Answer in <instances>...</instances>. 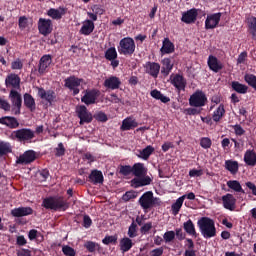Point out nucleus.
Wrapping results in <instances>:
<instances>
[{"mask_svg": "<svg viewBox=\"0 0 256 256\" xmlns=\"http://www.w3.org/2000/svg\"><path fill=\"white\" fill-rule=\"evenodd\" d=\"M147 167L144 163L137 162L132 166V175L134 178L130 181L131 187L139 189V187H147L151 185L153 179L147 175Z\"/></svg>", "mask_w": 256, "mask_h": 256, "instance_id": "f257e3e1", "label": "nucleus"}, {"mask_svg": "<svg viewBox=\"0 0 256 256\" xmlns=\"http://www.w3.org/2000/svg\"><path fill=\"white\" fill-rule=\"evenodd\" d=\"M42 207H44V209H49L50 211H67V209H69V202L65 200V197L55 195L44 198Z\"/></svg>", "mask_w": 256, "mask_h": 256, "instance_id": "f03ea898", "label": "nucleus"}, {"mask_svg": "<svg viewBox=\"0 0 256 256\" xmlns=\"http://www.w3.org/2000/svg\"><path fill=\"white\" fill-rule=\"evenodd\" d=\"M197 226L204 239H213V237H217V228L215 227L214 219L202 217L197 221Z\"/></svg>", "mask_w": 256, "mask_h": 256, "instance_id": "7ed1b4c3", "label": "nucleus"}, {"mask_svg": "<svg viewBox=\"0 0 256 256\" xmlns=\"http://www.w3.org/2000/svg\"><path fill=\"white\" fill-rule=\"evenodd\" d=\"M135 40L131 37H124L120 40L118 45V53L124 57H133L135 54Z\"/></svg>", "mask_w": 256, "mask_h": 256, "instance_id": "20e7f679", "label": "nucleus"}, {"mask_svg": "<svg viewBox=\"0 0 256 256\" xmlns=\"http://www.w3.org/2000/svg\"><path fill=\"white\" fill-rule=\"evenodd\" d=\"M11 139L19 143H31L35 139V131L31 128H22L12 132Z\"/></svg>", "mask_w": 256, "mask_h": 256, "instance_id": "39448f33", "label": "nucleus"}, {"mask_svg": "<svg viewBox=\"0 0 256 256\" xmlns=\"http://www.w3.org/2000/svg\"><path fill=\"white\" fill-rule=\"evenodd\" d=\"M138 203L144 211H149V209H153L156 205H161V201L153 195V191L145 192L139 198Z\"/></svg>", "mask_w": 256, "mask_h": 256, "instance_id": "423d86ee", "label": "nucleus"}, {"mask_svg": "<svg viewBox=\"0 0 256 256\" xmlns=\"http://www.w3.org/2000/svg\"><path fill=\"white\" fill-rule=\"evenodd\" d=\"M81 83H83L82 78H77L75 75H72L64 80V87H66V89H69V91H72L73 96L75 97V95H79L81 91L79 89V87H81Z\"/></svg>", "mask_w": 256, "mask_h": 256, "instance_id": "0eeeda50", "label": "nucleus"}, {"mask_svg": "<svg viewBox=\"0 0 256 256\" xmlns=\"http://www.w3.org/2000/svg\"><path fill=\"white\" fill-rule=\"evenodd\" d=\"M99 97H101V91H99V89H87L84 91V96L81 97V102L87 106L95 105Z\"/></svg>", "mask_w": 256, "mask_h": 256, "instance_id": "6e6552de", "label": "nucleus"}, {"mask_svg": "<svg viewBox=\"0 0 256 256\" xmlns=\"http://www.w3.org/2000/svg\"><path fill=\"white\" fill-rule=\"evenodd\" d=\"M200 14L205 17V12L201 9L192 8L182 14L181 21L186 23V25H191V23H195L197 21V17H199Z\"/></svg>", "mask_w": 256, "mask_h": 256, "instance_id": "1a4fd4ad", "label": "nucleus"}, {"mask_svg": "<svg viewBox=\"0 0 256 256\" xmlns=\"http://www.w3.org/2000/svg\"><path fill=\"white\" fill-rule=\"evenodd\" d=\"M76 113L78 115V118L80 119V125H85V123H91L93 121V114L89 112L87 106L85 105H80L76 107Z\"/></svg>", "mask_w": 256, "mask_h": 256, "instance_id": "9d476101", "label": "nucleus"}, {"mask_svg": "<svg viewBox=\"0 0 256 256\" xmlns=\"http://www.w3.org/2000/svg\"><path fill=\"white\" fill-rule=\"evenodd\" d=\"M205 103H207V96L203 91H196L189 98V105L191 107H205Z\"/></svg>", "mask_w": 256, "mask_h": 256, "instance_id": "9b49d317", "label": "nucleus"}, {"mask_svg": "<svg viewBox=\"0 0 256 256\" xmlns=\"http://www.w3.org/2000/svg\"><path fill=\"white\" fill-rule=\"evenodd\" d=\"M9 99L15 109L14 115H21V107L23 105L21 94L12 89L9 93Z\"/></svg>", "mask_w": 256, "mask_h": 256, "instance_id": "f8f14e48", "label": "nucleus"}, {"mask_svg": "<svg viewBox=\"0 0 256 256\" xmlns=\"http://www.w3.org/2000/svg\"><path fill=\"white\" fill-rule=\"evenodd\" d=\"M38 31L40 35H44V37L50 35V33L53 32V22L51 19L40 18L38 20Z\"/></svg>", "mask_w": 256, "mask_h": 256, "instance_id": "ddd939ff", "label": "nucleus"}, {"mask_svg": "<svg viewBox=\"0 0 256 256\" xmlns=\"http://www.w3.org/2000/svg\"><path fill=\"white\" fill-rule=\"evenodd\" d=\"M143 67L145 73H147V75H150V77H153V79H157V77H159V73L161 71L160 63L148 61L143 65Z\"/></svg>", "mask_w": 256, "mask_h": 256, "instance_id": "4468645a", "label": "nucleus"}, {"mask_svg": "<svg viewBox=\"0 0 256 256\" xmlns=\"http://www.w3.org/2000/svg\"><path fill=\"white\" fill-rule=\"evenodd\" d=\"M35 159H37V152L34 150H27L17 158L16 163L17 165H29L30 163H33Z\"/></svg>", "mask_w": 256, "mask_h": 256, "instance_id": "2eb2a0df", "label": "nucleus"}, {"mask_svg": "<svg viewBox=\"0 0 256 256\" xmlns=\"http://www.w3.org/2000/svg\"><path fill=\"white\" fill-rule=\"evenodd\" d=\"M38 97L43 101H47L49 105H53L54 101L57 99V94L53 90H45L43 87H37Z\"/></svg>", "mask_w": 256, "mask_h": 256, "instance_id": "dca6fc26", "label": "nucleus"}, {"mask_svg": "<svg viewBox=\"0 0 256 256\" xmlns=\"http://www.w3.org/2000/svg\"><path fill=\"white\" fill-rule=\"evenodd\" d=\"M51 63H53V56L50 54L43 55L38 64V73L40 75H44V73H47V69L51 66Z\"/></svg>", "mask_w": 256, "mask_h": 256, "instance_id": "f3484780", "label": "nucleus"}, {"mask_svg": "<svg viewBox=\"0 0 256 256\" xmlns=\"http://www.w3.org/2000/svg\"><path fill=\"white\" fill-rule=\"evenodd\" d=\"M170 79L171 85L177 89L178 93L185 91V88L187 87V80H185V77L180 74H176L174 77L171 75Z\"/></svg>", "mask_w": 256, "mask_h": 256, "instance_id": "a211bd4d", "label": "nucleus"}, {"mask_svg": "<svg viewBox=\"0 0 256 256\" xmlns=\"http://www.w3.org/2000/svg\"><path fill=\"white\" fill-rule=\"evenodd\" d=\"M221 21V12L210 14L205 20V29H215Z\"/></svg>", "mask_w": 256, "mask_h": 256, "instance_id": "6ab92c4d", "label": "nucleus"}, {"mask_svg": "<svg viewBox=\"0 0 256 256\" xmlns=\"http://www.w3.org/2000/svg\"><path fill=\"white\" fill-rule=\"evenodd\" d=\"M222 203L224 209H228V211H235V208L237 207V199L233 194H226L222 196Z\"/></svg>", "mask_w": 256, "mask_h": 256, "instance_id": "aec40b11", "label": "nucleus"}, {"mask_svg": "<svg viewBox=\"0 0 256 256\" xmlns=\"http://www.w3.org/2000/svg\"><path fill=\"white\" fill-rule=\"evenodd\" d=\"M207 65L210 69V71H213L214 73H219L223 69V62L217 59L213 55H209L207 60Z\"/></svg>", "mask_w": 256, "mask_h": 256, "instance_id": "412c9836", "label": "nucleus"}, {"mask_svg": "<svg viewBox=\"0 0 256 256\" xmlns=\"http://www.w3.org/2000/svg\"><path fill=\"white\" fill-rule=\"evenodd\" d=\"M89 183H92V185H103V182L105 181V177H103V172L100 170H92L91 173L88 176Z\"/></svg>", "mask_w": 256, "mask_h": 256, "instance_id": "4be33fe9", "label": "nucleus"}, {"mask_svg": "<svg viewBox=\"0 0 256 256\" xmlns=\"http://www.w3.org/2000/svg\"><path fill=\"white\" fill-rule=\"evenodd\" d=\"M6 87H12L13 89H19L21 87V77L15 73L9 74L5 79Z\"/></svg>", "mask_w": 256, "mask_h": 256, "instance_id": "5701e85b", "label": "nucleus"}, {"mask_svg": "<svg viewBox=\"0 0 256 256\" xmlns=\"http://www.w3.org/2000/svg\"><path fill=\"white\" fill-rule=\"evenodd\" d=\"M104 87L115 91V89H119V87H121V79L117 76H110L104 81Z\"/></svg>", "mask_w": 256, "mask_h": 256, "instance_id": "b1692460", "label": "nucleus"}, {"mask_svg": "<svg viewBox=\"0 0 256 256\" xmlns=\"http://www.w3.org/2000/svg\"><path fill=\"white\" fill-rule=\"evenodd\" d=\"M67 13V8L60 6L58 9L50 8L47 12L48 17L59 21V19H63V15Z\"/></svg>", "mask_w": 256, "mask_h": 256, "instance_id": "393cba45", "label": "nucleus"}, {"mask_svg": "<svg viewBox=\"0 0 256 256\" xmlns=\"http://www.w3.org/2000/svg\"><path fill=\"white\" fill-rule=\"evenodd\" d=\"M27 215H33V208L19 207L11 210L12 217H27Z\"/></svg>", "mask_w": 256, "mask_h": 256, "instance_id": "a878e982", "label": "nucleus"}, {"mask_svg": "<svg viewBox=\"0 0 256 256\" xmlns=\"http://www.w3.org/2000/svg\"><path fill=\"white\" fill-rule=\"evenodd\" d=\"M0 125H6L9 129H17L19 127V121L13 116H4L0 118Z\"/></svg>", "mask_w": 256, "mask_h": 256, "instance_id": "bb28decb", "label": "nucleus"}, {"mask_svg": "<svg viewBox=\"0 0 256 256\" xmlns=\"http://www.w3.org/2000/svg\"><path fill=\"white\" fill-rule=\"evenodd\" d=\"M244 163L248 166V167H255L256 165V152L255 150H251L248 149L246 150V152L244 153Z\"/></svg>", "mask_w": 256, "mask_h": 256, "instance_id": "cd10ccee", "label": "nucleus"}, {"mask_svg": "<svg viewBox=\"0 0 256 256\" xmlns=\"http://www.w3.org/2000/svg\"><path fill=\"white\" fill-rule=\"evenodd\" d=\"M134 245L135 244L133 243V240H131V238L129 237H124L120 239L119 247H120L121 253H127L131 251Z\"/></svg>", "mask_w": 256, "mask_h": 256, "instance_id": "c85d7f7f", "label": "nucleus"}, {"mask_svg": "<svg viewBox=\"0 0 256 256\" xmlns=\"http://www.w3.org/2000/svg\"><path fill=\"white\" fill-rule=\"evenodd\" d=\"M160 51L164 55L175 53V44H173V42H171L169 38H164L162 42V48L160 49Z\"/></svg>", "mask_w": 256, "mask_h": 256, "instance_id": "c756f323", "label": "nucleus"}, {"mask_svg": "<svg viewBox=\"0 0 256 256\" xmlns=\"http://www.w3.org/2000/svg\"><path fill=\"white\" fill-rule=\"evenodd\" d=\"M135 127H139V123L131 117H128L122 121V125L120 127L121 131H131V129H135Z\"/></svg>", "mask_w": 256, "mask_h": 256, "instance_id": "7c9ffc66", "label": "nucleus"}, {"mask_svg": "<svg viewBox=\"0 0 256 256\" xmlns=\"http://www.w3.org/2000/svg\"><path fill=\"white\" fill-rule=\"evenodd\" d=\"M95 31V23H93V20H86L81 29H80V35H91Z\"/></svg>", "mask_w": 256, "mask_h": 256, "instance_id": "2f4dec72", "label": "nucleus"}, {"mask_svg": "<svg viewBox=\"0 0 256 256\" xmlns=\"http://www.w3.org/2000/svg\"><path fill=\"white\" fill-rule=\"evenodd\" d=\"M231 88L233 89V91H235L236 93H239L240 95H245V93L249 91V86L242 84L239 81H232Z\"/></svg>", "mask_w": 256, "mask_h": 256, "instance_id": "473e14b6", "label": "nucleus"}, {"mask_svg": "<svg viewBox=\"0 0 256 256\" xmlns=\"http://www.w3.org/2000/svg\"><path fill=\"white\" fill-rule=\"evenodd\" d=\"M155 153V148L151 145L146 146L144 149L139 150L138 157L139 159H143L144 161H147L151 155Z\"/></svg>", "mask_w": 256, "mask_h": 256, "instance_id": "72a5a7b5", "label": "nucleus"}, {"mask_svg": "<svg viewBox=\"0 0 256 256\" xmlns=\"http://www.w3.org/2000/svg\"><path fill=\"white\" fill-rule=\"evenodd\" d=\"M173 71V63L171 62L170 58H164L162 60V68L161 73L164 75V77H167L169 73Z\"/></svg>", "mask_w": 256, "mask_h": 256, "instance_id": "f704fd0d", "label": "nucleus"}, {"mask_svg": "<svg viewBox=\"0 0 256 256\" xmlns=\"http://www.w3.org/2000/svg\"><path fill=\"white\" fill-rule=\"evenodd\" d=\"M24 105L29 111L33 113L36 109L35 98L29 93L24 94Z\"/></svg>", "mask_w": 256, "mask_h": 256, "instance_id": "c9c22d12", "label": "nucleus"}, {"mask_svg": "<svg viewBox=\"0 0 256 256\" xmlns=\"http://www.w3.org/2000/svg\"><path fill=\"white\" fill-rule=\"evenodd\" d=\"M187 199V195H182L179 197L175 203L172 204L171 209L173 215H179V211H181V207H183V202Z\"/></svg>", "mask_w": 256, "mask_h": 256, "instance_id": "e433bc0d", "label": "nucleus"}, {"mask_svg": "<svg viewBox=\"0 0 256 256\" xmlns=\"http://www.w3.org/2000/svg\"><path fill=\"white\" fill-rule=\"evenodd\" d=\"M227 187H229V189H232V191H235V193H243V195H245V193H247L241 186V183L237 180L228 181Z\"/></svg>", "mask_w": 256, "mask_h": 256, "instance_id": "4c0bfd02", "label": "nucleus"}, {"mask_svg": "<svg viewBox=\"0 0 256 256\" xmlns=\"http://www.w3.org/2000/svg\"><path fill=\"white\" fill-rule=\"evenodd\" d=\"M183 229L186 231L188 235H192L193 237H197V231L195 230V224H193V220L189 219L188 221L183 223Z\"/></svg>", "mask_w": 256, "mask_h": 256, "instance_id": "58836bf2", "label": "nucleus"}, {"mask_svg": "<svg viewBox=\"0 0 256 256\" xmlns=\"http://www.w3.org/2000/svg\"><path fill=\"white\" fill-rule=\"evenodd\" d=\"M9 153H13L11 143L0 140V157H5V155H9Z\"/></svg>", "mask_w": 256, "mask_h": 256, "instance_id": "ea45409f", "label": "nucleus"}, {"mask_svg": "<svg viewBox=\"0 0 256 256\" xmlns=\"http://www.w3.org/2000/svg\"><path fill=\"white\" fill-rule=\"evenodd\" d=\"M225 168L230 171L232 175H236L239 172V162L233 160L225 161Z\"/></svg>", "mask_w": 256, "mask_h": 256, "instance_id": "a19ab883", "label": "nucleus"}, {"mask_svg": "<svg viewBox=\"0 0 256 256\" xmlns=\"http://www.w3.org/2000/svg\"><path fill=\"white\" fill-rule=\"evenodd\" d=\"M225 115V106L220 104L218 108L213 112L212 119L215 123H219L223 116Z\"/></svg>", "mask_w": 256, "mask_h": 256, "instance_id": "79ce46f5", "label": "nucleus"}, {"mask_svg": "<svg viewBox=\"0 0 256 256\" xmlns=\"http://www.w3.org/2000/svg\"><path fill=\"white\" fill-rule=\"evenodd\" d=\"M117 49L115 47H110L105 51V59L107 61H113V59H117Z\"/></svg>", "mask_w": 256, "mask_h": 256, "instance_id": "37998d69", "label": "nucleus"}, {"mask_svg": "<svg viewBox=\"0 0 256 256\" xmlns=\"http://www.w3.org/2000/svg\"><path fill=\"white\" fill-rule=\"evenodd\" d=\"M133 174V166L131 165H120L119 166V174L123 175V177H129V175Z\"/></svg>", "mask_w": 256, "mask_h": 256, "instance_id": "c03bdc74", "label": "nucleus"}, {"mask_svg": "<svg viewBox=\"0 0 256 256\" xmlns=\"http://www.w3.org/2000/svg\"><path fill=\"white\" fill-rule=\"evenodd\" d=\"M248 29L252 37H256V17L252 16L248 19Z\"/></svg>", "mask_w": 256, "mask_h": 256, "instance_id": "a18cd8bd", "label": "nucleus"}, {"mask_svg": "<svg viewBox=\"0 0 256 256\" xmlns=\"http://www.w3.org/2000/svg\"><path fill=\"white\" fill-rule=\"evenodd\" d=\"M117 235H112V236H105L103 239H102V243L103 245H117Z\"/></svg>", "mask_w": 256, "mask_h": 256, "instance_id": "49530a36", "label": "nucleus"}, {"mask_svg": "<svg viewBox=\"0 0 256 256\" xmlns=\"http://www.w3.org/2000/svg\"><path fill=\"white\" fill-rule=\"evenodd\" d=\"M131 199H137V192H135V190L127 191L122 196V200H124L125 203L131 201Z\"/></svg>", "mask_w": 256, "mask_h": 256, "instance_id": "de8ad7c7", "label": "nucleus"}, {"mask_svg": "<svg viewBox=\"0 0 256 256\" xmlns=\"http://www.w3.org/2000/svg\"><path fill=\"white\" fill-rule=\"evenodd\" d=\"M128 237L130 239H135V237H137V224L135 221H133L128 228Z\"/></svg>", "mask_w": 256, "mask_h": 256, "instance_id": "09e8293b", "label": "nucleus"}, {"mask_svg": "<svg viewBox=\"0 0 256 256\" xmlns=\"http://www.w3.org/2000/svg\"><path fill=\"white\" fill-rule=\"evenodd\" d=\"M211 145H213V142L211 141V138L202 137L200 139V147H202V149H211Z\"/></svg>", "mask_w": 256, "mask_h": 256, "instance_id": "8fccbe9b", "label": "nucleus"}, {"mask_svg": "<svg viewBox=\"0 0 256 256\" xmlns=\"http://www.w3.org/2000/svg\"><path fill=\"white\" fill-rule=\"evenodd\" d=\"M94 119H96V121H99L100 123H107V121H109L107 114H105V112L103 111L94 114Z\"/></svg>", "mask_w": 256, "mask_h": 256, "instance_id": "3c124183", "label": "nucleus"}, {"mask_svg": "<svg viewBox=\"0 0 256 256\" xmlns=\"http://www.w3.org/2000/svg\"><path fill=\"white\" fill-rule=\"evenodd\" d=\"M163 239H164L165 243H171V242L175 241V231H173V230L166 231L163 235Z\"/></svg>", "mask_w": 256, "mask_h": 256, "instance_id": "603ef678", "label": "nucleus"}, {"mask_svg": "<svg viewBox=\"0 0 256 256\" xmlns=\"http://www.w3.org/2000/svg\"><path fill=\"white\" fill-rule=\"evenodd\" d=\"M62 253L65 256H76L77 252L75 251V249H73V247L66 245L62 247Z\"/></svg>", "mask_w": 256, "mask_h": 256, "instance_id": "864d4df0", "label": "nucleus"}, {"mask_svg": "<svg viewBox=\"0 0 256 256\" xmlns=\"http://www.w3.org/2000/svg\"><path fill=\"white\" fill-rule=\"evenodd\" d=\"M152 229H153V222H147L141 226L140 233L142 235H148L149 231H151Z\"/></svg>", "mask_w": 256, "mask_h": 256, "instance_id": "5fc2aeb1", "label": "nucleus"}, {"mask_svg": "<svg viewBox=\"0 0 256 256\" xmlns=\"http://www.w3.org/2000/svg\"><path fill=\"white\" fill-rule=\"evenodd\" d=\"M39 237H42L43 239V235H41V232L35 229H31L28 233V238L30 241H35V239H39Z\"/></svg>", "mask_w": 256, "mask_h": 256, "instance_id": "6e6d98bb", "label": "nucleus"}, {"mask_svg": "<svg viewBox=\"0 0 256 256\" xmlns=\"http://www.w3.org/2000/svg\"><path fill=\"white\" fill-rule=\"evenodd\" d=\"M55 157H63L65 155V145L62 142L58 144V147L54 149Z\"/></svg>", "mask_w": 256, "mask_h": 256, "instance_id": "4d7b16f0", "label": "nucleus"}, {"mask_svg": "<svg viewBox=\"0 0 256 256\" xmlns=\"http://www.w3.org/2000/svg\"><path fill=\"white\" fill-rule=\"evenodd\" d=\"M85 249L89 251V253H95V247H99V244L93 242V241H87L84 244Z\"/></svg>", "mask_w": 256, "mask_h": 256, "instance_id": "13d9d810", "label": "nucleus"}, {"mask_svg": "<svg viewBox=\"0 0 256 256\" xmlns=\"http://www.w3.org/2000/svg\"><path fill=\"white\" fill-rule=\"evenodd\" d=\"M174 233H175V237H176V239H178V241H183L187 237V234H185V232H183V229H181V228H176Z\"/></svg>", "mask_w": 256, "mask_h": 256, "instance_id": "bf43d9fd", "label": "nucleus"}, {"mask_svg": "<svg viewBox=\"0 0 256 256\" xmlns=\"http://www.w3.org/2000/svg\"><path fill=\"white\" fill-rule=\"evenodd\" d=\"M0 109L3 111H11V104L5 98H0Z\"/></svg>", "mask_w": 256, "mask_h": 256, "instance_id": "052dcab7", "label": "nucleus"}, {"mask_svg": "<svg viewBox=\"0 0 256 256\" xmlns=\"http://www.w3.org/2000/svg\"><path fill=\"white\" fill-rule=\"evenodd\" d=\"M28 23L29 20L27 19V16H21L18 20V26L20 29H26Z\"/></svg>", "mask_w": 256, "mask_h": 256, "instance_id": "680f3d73", "label": "nucleus"}, {"mask_svg": "<svg viewBox=\"0 0 256 256\" xmlns=\"http://www.w3.org/2000/svg\"><path fill=\"white\" fill-rule=\"evenodd\" d=\"M11 69L13 70L23 69V62L21 61V59L18 58L15 61H13L11 63Z\"/></svg>", "mask_w": 256, "mask_h": 256, "instance_id": "e2e57ef3", "label": "nucleus"}, {"mask_svg": "<svg viewBox=\"0 0 256 256\" xmlns=\"http://www.w3.org/2000/svg\"><path fill=\"white\" fill-rule=\"evenodd\" d=\"M91 225H93V220H91V217L89 215H84L83 216V227H85V229H89V227H91Z\"/></svg>", "mask_w": 256, "mask_h": 256, "instance_id": "0e129e2a", "label": "nucleus"}, {"mask_svg": "<svg viewBox=\"0 0 256 256\" xmlns=\"http://www.w3.org/2000/svg\"><path fill=\"white\" fill-rule=\"evenodd\" d=\"M203 175V170H197V169H192L189 171V177H201Z\"/></svg>", "mask_w": 256, "mask_h": 256, "instance_id": "69168bd1", "label": "nucleus"}, {"mask_svg": "<svg viewBox=\"0 0 256 256\" xmlns=\"http://www.w3.org/2000/svg\"><path fill=\"white\" fill-rule=\"evenodd\" d=\"M245 185H246L247 189H249V191L252 192V195L256 196V185H255V183L249 181V182H246Z\"/></svg>", "mask_w": 256, "mask_h": 256, "instance_id": "338daca9", "label": "nucleus"}, {"mask_svg": "<svg viewBox=\"0 0 256 256\" xmlns=\"http://www.w3.org/2000/svg\"><path fill=\"white\" fill-rule=\"evenodd\" d=\"M17 256H31V250L22 248L21 250L17 251Z\"/></svg>", "mask_w": 256, "mask_h": 256, "instance_id": "774afa93", "label": "nucleus"}]
</instances>
